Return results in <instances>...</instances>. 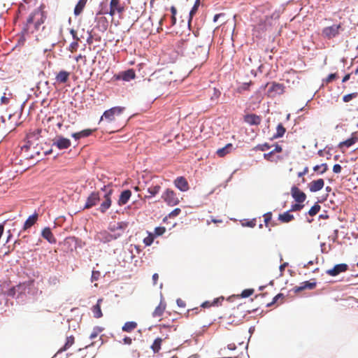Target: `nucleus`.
I'll return each instance as SVG.
<instances>
[{
    "label": "nucleus",
    "mask_w": 358,
    "mask_h": 358,
    "mask_svg": "<svg viewBox=\"0 0 358 358\" xmlns=\"http://www.w3.org/2000/svg\"><path fill=\"white\" fill-rule=\"evenodd\" d=\"M122 223H114L113 224H110L109 227L110 231L115 232L114 234H110L106 231H102L97 233L96 235V239L103 243L110 242L112 240L117 238L122 235Z\"/></svg>",
    "instance_id": "1"
},
{
    "label": "nucleus",
    "mask_w": 358,
    "mask_h": 358,
    "mask_svg": "<svg viewBox=\"0 0 358 358\" xmlns=\"http://www.w3.org/2000/svg\"><path fill=\"white\" fill-rule=\"evenodd\" d=\"M45 16L44 12L41 9L38 8L35 10L27 19V23H34L35 27L38 29L39 27L44 22Z\"/></svg>",
    "instance_id": "2"
},
{
    "label": "nucleus",
    "mask_w": 358,
    "mask_h": 358,
    "mask_svg": "<svg viewBox=\"0 0 358 358\" xmlns=\"http://www.w3.org/2000/svg\"><path fill=\"white\" fill-rule=\"evenodd\" d=\"M124 108L117 106L106 110L101 116V120H106L108 122L113 121L116 116L120 115L124 110Z\"/></svg>",
    "instance_id": "3"
},
{
    "label": "nucleus",
    "mask_w": 358,
    "mask_h": 358,
    "mask_svg": "<svg viewBox=\"0 0 358 358\" xmlns=\"http://www.w3.org/2000/svg\"><path fill=\"white\" fill-rule=\"evenodd\" d=\"M31 282H23L9 289L8 294L11 296L19 297L20 295L25 293L26 289L31 285Z\"/></svg>",
    "instance_id": "4"
},
{
    "label": "nucleus",
    "mask_w": 358,
    "mask_h": 358,
    "mask_svg": "<svg viewBox=\"0 0 358 358\" xmlns=\"http://www.w3.org/2000/svg\"><path fill=\"white\" fill-rule=\"evenodd\" d=\"M162 199L170 206H176L179 203L176 193L171 189H166L162 194Z\"/></svg>",
    "instance_id": "5"
},
{
    "label": "nucleus",
    "mask_w": 358,
    "mask_h": 358,
    "mask_svg": "<svg viewBox=\"0 0 358 358\" xmlns=\"http://www.w3.org/2000/svg\"><path fill=\"white\" fill-rule=\"evenodd\" d=\"M124 8L120 0H111L110 3L109 15L111 17L115 16L116 14L120 15L124 11Z\"/></svg>",
    "instance_id": "6"
},
{
    "label": "nucleus",
    "mask_w": 358,
    "mask_h": 358,
    "mask_svg": "<svg viewBox=\"0 0 358 358\" xmlns=\"http://www.w3.org/2000/svg\"><path fill=\"white\" fill-rule=\"evenodd\" d=\"M340 28V24H333L332 26L325 27L322 32L326 37L331 38L338 34Z\"/></svg>",
    "instance_id": "7"
},
{
    "label": "nucleus",
    "mask_w": 358,
    "mask_h": 358,
    "mask_svg": "<svg viewBox=\"0 0 358 358\" xmlns=\"http://www.w3.org/2000/svg\"><path fill=\"white\" fill-rule=\"evenodd\" d=\"M284 92V87L279 83H273L268 90V94L270 96H275L282 94Z\"/></svg>",
    "instance_id": "8"
},
{
    "label": "nucleus",
    "mask_w": 358,
    "mask_h": 358,
    "mask_svg": "<svg viewBox=\"0 0 358 358\" xmlns=\"http://www.w3.org/2000/svg\"><path fill=\"white\" fill-rule=\"evenodd\" d=\"M292 196L298 203H302L305 201L306 196L298 187H293L291 190Z\"/></svg>",
    "instance_id": "9"
},
{
    "label": "nucleus",
    "mask_w": 358,
    "mask_h": 358,
    "mask_svg": "<svg viewBox=\"0 0 358 358\" xmlns=\"http://www.w3.org/2000/svg\"><path fill=\"white\" fill-rule=\"evenodd\" d=\"M175 186L182 192H187L189 189V185L187 180L183 177H178L174 180Z\"/></svg>",
    "instance_id": "10"
},
{
    "label": "nucleus",
    "mask_w": 358,
    "mask_h": 358,
    "mask_svg": "<svg viewBox=\"0 0 358 358\" xmlns=\"http://www.w3.org/2000/svg\"><path fill=\"white\" fill-rule=\"evenodd\" d=\"M324 182L323 179H318L316 180L312 181L309 184V188L310 192H315L320 189H322L324 187Z\"/></svg>",
    "instance_id": "11"
},
{
    "label": "nucleus",
    "mask_w": 358,
    "mask_h": 358,
    "mask_svg": "<svg viewBox=\"0 0 358 358\" xmlns=\"http://www.w3.org/2000/svg\"><path fill=\"white\" fill-rule=\"evenodd\" d=\"M347 267L348 266L345 264H337L333 268L328 270L327 273L332 276H335L340 273L346 271Z\"/></svg>",
    "instance_id": "12"
},
{
    "label": "nucleus",
    "mask_w": 358,
    "mask_h": 358,
    "mask_svg": "<svg viewBox=\"0 0 358 358\" xmlns=\"http://www.w3.org/2000/svg\"><path fill=\"white\" fill-rule=\"evenodd\" d=\"M59 149H66L71 145V141L68 138L64 137H58L54 143Z\"/></svg>",
    "instance_id": "13"
},
{
    "label": "nucleus",
    "mask_w": 358,
    "mask_h": 358,
    "mask_svg": "<svg viewBox=\"0 0 358 358\" xmlns=\"http://www.w3.org/2000/svg\"><path fill=\"white\" fill-rule=\"evenodd\" d=\"M99 200V196L96 193H92L87 198V202L85 203V208H89L96 205L97 201Z\"/></svg>",
    "instance_id": "14"
},
{
    "label": "nucleus",
    "mask_w": 358,
    "mask_h": 358,
    "mask_svg": "<svg viewBox=\"0 0 358 358\" xmlns=\"http://www.w3.org/2000/svg\"><path fill=\"white\" fill-rule=\"evenodd\" d=\"M69 76L70 73L66 71H61L57 74L55 80L58 83H65L69 80Z\"/></svg>",
    "instance_id": "15"
},
{
    "label": "nucleus",
    "mask_w": 358,
    "mask_h": 358,
    "mask_svg": "<svg viewBox=\"0 0 358 358\" xmlns=\"http://www.w3.org/2000/svg\"><path fill=\"white\" fill-rule=\"evenodd\" d=\"M41 236L50 243H55L56 240L49 227H45L41 232Z\"/></svg>",
    "instance_id": "16"
},
{
    "label": "nucleus",
    "mask_w": 358,
    "mask_h": 358,
    "mask_svg": "<svg viewBox=\"0 0 358 358\" xmlns=\"http://www.w3.org/2000/svg\"><path fill=\"white\" fill-rule=\"evenodd\" d=\"M131 195V192L130 190H124L123 191L119 198L118 204L120 206L126 204L129 200Z\"/></svg>",
    "instance_id": "17"
},
{
    "label": "nucleus",
    "mask_w": 358,
    "mask_h": 358,
    "mask_svg": "<svg viewBox=\"0 0 358 358\" xmlns=\"http://www.w3.org/2000/svg\"><path fill=\"white\" fill-rule=\"evenodd\" d=\"M245 121L251 125H257L260 123V117L256 115H248L245 117Z\"/></svg>",
    "instance_id": "18"
},
{
    "label": "nucleus",
    "mask_w": 358,
    "mask_h": 358,
    "mask_svg": "<svg viewBox=\"0 0 358 358\" xmlns=\"http://www.w3.org/2000/svg\"><path fill=\"white\" fill-rule=\"evenodd\" d=\"M234 149V146L231 143L227 144L224 147L220 148L217 150V154L220 157H224L227 154L231 152Z\"/></svg>",
    "instance_id": "19"
},
{
    "label": "nucleus",
    "mask_w": 358,
    "mask_h": 358,
    "mask_svg": "<svg viewBox=\"0 0 358 358\" xmlns=\"http://www.w3.org/2000/svg\"><path fill=\"white\" fill-rule=\"evenodd\" d=\"M102 301V299H98L97 303L92 308V313L96 318H100L102 317V312L101 310V303Z\"/></svg>",
    "instance_id": "20"
},
{
    "label": "nucleus",
    "mask_w": 358,
    "mask_h": 358,
    "mask_svg": "<svg viewBox=\"0 0 358 358\" xmlns=\"http://www.w3.org/2000/svg\"><path fill=\"white\" fill-rule=\"evenodd\" d=\"M110 194V192L106 194L105 195V200L102 202V203L101 204V206H100V210L103 213L105 212L108 208H109V207L111 205V200H110V198L109 196V194Z\"/></svg>",
    "instance_id": "21"
},
{
    "label": "nucleus",
    "mask_w": 358,
    "mask_h": 358,
    "mask_svg": "<svg viewBox=\"0 0 358 358\" xmlns=\"http://www.w3.org/2000/svg\"><path fill=\"white\" fill-rule=\"evenodd\" d=\"M38 218L37 214H34L28 217L24 224V229L26 230L35 224Z\"/></svg>",
    "instance_id": "22"
},
{
    "label": "nucleus",
    "mask_w": 358,
    "mask_h": 358,
    "mask_svg": "<svg viewBox=\"0 0 358 358\" xmlns=\"http://www.w3.org/2000/svg\"><path fill=\"white\" fill-rule=\"evenodd\" d=\"M165 310V304L161 301L160 303L156 308L155 309L154 312L152 313V316L154 317H159L162 315L164 311Z\"/></svg>",
    "instance_id": "23"
},
{
    "label": "nucleus",
    "mask_w": 358,
    "mask_h": 358,
    "mask_svg": "<svg viewBox=\"0 0 358 358\" xmlns=\"http://www.w3.org/2000/svg\"><path fill=\"white\" fill-rule=\"evenodd\" d=\"M135 78V72L132 69L124 71L122 74V78L125 81H130Z\"/></svg>",
    "instance_id": "24"
},
{
    "label": "nucleus",
    "mask_w": 358,
    "mask_h": 358,
    "mask_svg": "<svg viewBox=\"0 0 358 358\" xmlns=\"http://www.w3.org/2000/svg\"><path fill=\"white\" fill-rule=\"evenodd\" d=\"M86 4V0H79L74 9V13L76 15H78L83 11Z\"/></svg>",
    "instance_id": "25"
},
{
    "label": "nucleus",
    "mask_w": 358,
    "mask_h": 358,
    "mask_svg": "<svg viewBox=\"0 0 358 358\" xmlns=\"http://www.w3.org/2000/svg\"><path fill=\"white\" fill-rule=\"evenodd\" d=\"M279 220L282 222H289L294 219V216L289 212H285L282 214L279 215Z\"/></svg>",
    "instance_id": "26"
},
{
    "label": "nucleus",
    "mask_w": 358,
    "mask_h": 358,
    "mask_svg": "<svg viewBox=\"0 0 358 358\" xmlns=\"http://www.w3.org/2000/svg\"><path fill=\"white\" fill-rule=\"evenodd\" d=\"M137 326L135 322H127L122 327V330L126 332H130L134 330Z\"/></svg>",
    "instance_id": "27"
},
{
    "label": "nucleus",
    "mask_w": 358,
    "mask_h": 358,
    "mask_svg": "<svg viewBox=\"0 0 358 358\" xmlns=\"http://www.w3.org/2000/svg\"><path fill=\"white\" fill-rule=\"evenodd\" d=\"M160 189L161 187L159 185L150 187L149 188H148V192L150 194V196H145V197L150 198L152 196H155V194L159 193Z\"/></svg>",
    "instance_id": "28"
},
{
    "label": "nucleus",
    "mask_w": 358,
    "mask_h": 358,
    "mask_svg": "<svg viewBox=\"0 0 358 358\" xmlns=\"http://www.w3.org/2000/svg\"><path fill=\"white\" fill-rule=\"evenodd\" d=\"M73 342H74V338L73 336L68 337L66 338V342L63 348H62L58 351V352H61L66 350L68 348H69L73 344Z\"/></svg>",
    "instance_id": "29"
},
{
    "label": "nucleus",
    "mask_w": 358,
    "mask_h": 358,
    "mask_svg": "<svg viewBox=\"0 0 358 358\" xmlns=\"http://www.w3.org/2000/svg\"><path fill=\"white\" fill-rule=\"evenodd\" d=\"M357 141V138L355 137H352L349 139H347L346 141H343V142H341L340 143V147H343V146H345L347 148H349L350 147L351 145H352Z\"/></svg>",
    "instance_id": "30"
},
{
    "label": "nucleus",
    "mask_w": 358,
    "mask_h": 358,
    "mask_svg": "<svg viewBox=\"0 0 358 358\" xmlns=\"http://www.w3.org/2000/svg\"><path fill=\"white\" fill-rule=\"evenodd\" d=\"M315 171H317L320 173H324L327 170V165L326 164H322L317 165L313 168Z\"/></svg>",
    "instance_id": "31"
},
{
    "label": "nucleus",
    "mask_w": 358,
    "mask_h": 358,
    "mask_svg": "<svg viewBox=\"0 0 358 358\" xmlns=\"http://www.w3.org/2000/svg\"><path fill=\"white\" fill-rule=\"evenodd\" d=\"M161 343H162L161 338H157L154 341L153 344L152 345V349L153 350L154 352H156L159 350Z\"/></svg>",
    "instance_id": "32"
},
{
    "label": "nucleus",
    "mask_w": 358,
    "mask_h": 358,
    "mask_svg": "<svg viewBox=\"0 0 358 358\" xmlns=\"http://www.w3.org/2000/svg\"><path fill=\"white\" fill-rule=\"evenodd\" d=\"M320 206L317 204L314 205L308 211V214L310 216L315 215L320 210Z\"/></svg>",
    "instance_id": "33"
},
{
    "label": "nucleus",
    "mask_w": 358,
    "mask_h": 358,
    "mask_svg": "<svg viewBox=\"0 0 358 358\" xmlns=\"http://www.w3.org/2000/svg\"><path fill=\"white\" fill-rule=\"evenodd\" d=\"M285 132V129L282 127V124H278L277 127V134L275 135L276 137H281Z\"/></svg>",
    "instance_id": "34"
},
{
    "label": "nucleus",
    "mask_w": 358,
    "mask_h": 358,
    "mask_svg": "<svg viewBox=\"0 0 358 358\" xmlns=\"http://www.w3.org/2000/svg\"><path fill=\"white\" fill-rule=\"evenodd\" d=\"M166 231V229L164 227H158L155 229V234L156 236H161Z\"/></svg>",
    "instance_id": "35"
},
{
    "label": "nucleus",
    "mask_w": 358,
    "mask_h": 358,
    "mask_svg": "<svg viewBox=\"0 0 358 358\" xmlns=\"http://www.w3.org/2000/svg\"><path fill=\"white\" fill-rule=\"evenodd\" d=\"M153 241H154V237L152 236V235L150 234L149 236H148L147 237H145L143 239V243L146 245H150L153 243Z\"/></svg>",
    "instance_id": "36"
},
{
    "label": "nucleus",
    "mask_w": 358,
    "mask_h": 358,
    "mask_svg": "<svg viewBox=\"0 0 358 358\" xmlns=\"http://www.w3.org/2000/svg\"><path fill=\"white\" fill-rule=\"evenodd\" d=\"M304 284L305 285L303 286L299 287L297 289V290H302L306 288L313 289L315 285V283H311V282H304Z\"/></svg>",
    "instance_id": "37"
},
{
    "label": "nucleus",
    "mask_w": 358,
    "mask_h": 358,
    "mask_svg": "<svg viewBox=\"0 0 358 358\" xmlns=\"http://www.w3.org/2000/svg\"><path fill=\"white\" fill-rule=\"evenodd\" d=\"M220 299L223 300V297L217 298V299H215L213 303H210L209 301H206L202 304V306L203 308L209 307V306H212L213 304H216Z\"/></svg>",
    "instance_id": "38"
},
{
    "label": "nucleus",
    "mask_w": 358,
    "mask_h": 358,
    "mask_svg": "<svg viewBox=\"0 0 358 358\" xmlns=\"http://www.w3.org/2000/svg\"><path fill=\"white\" fill-rule=\"evenodd\" d=\"M253 289H245L243 291L241 296L243 298L248 297L253 294Z\"/></svg>",
    "instance_id": "39"
},
{
    "label": "nucleus",
    "mask_w": 358,
    "mask_h": 358,
    "mask_svg": "<svg viewBox=\"0 0 358 358\" xmlns=\"http://www.w3.org/2000/svg\"><path fill=\"white\" fill-rule=\"evenodd\" d=\"M101 331V328L97 327V328L94 329L93 332L90 334V338L91 339L95 338L97 336L98 334Z\"/></svg>",
    "instance_id": "40"
},
{
    "label": "nucleus",
    "mask_w": 358,
    "mask_h": 358,
    "mask_svg": "<svg viewBox=\"0 0 358 358\" xmlns=\"http://www.w3.org/2000/svg\"><path fill=\"white\" fill-rule=\"evenodd\" d=\"M101 274L99 271H93L92 274V281H96L99 279Z\"/></svg>",
    "instance_id": "41"
},
{
    "label": "nucleus",
    "mask_w": 358,
    "mask_h": 358,
    "mask_svg": "<svg viewBox=\"0 0 358 358\" xmlns=\"http://www.w3.org/2000/svg\"><path fill=\"white\" fill-rule=\"evenodd\" d=\"M198 9V7H197V5H194L193 8H192V10H190L189 12V23L190 22L192 18V16L194 15V13L196 12Z\"/></svg>",
    "instance_id": "42"
},
{
    "label": "nucleus",
    "mask_w": 358,
    "mask_h": 358,
    "mask_svg": "<svg viewBox=\"0 0 358 358\" xmlns=\"http://www.w3.org/2000/svg\"><path fill=\"white\" fill-rule=\"evenodd\" d=\"M243 227H254L255 226V222L254 220L248 221L242 223Z\"/></svg>",
    "instance_id": "43"
},
{
    "label": "nucleus",
    "mask_w": 358,
    "mask_h": 358,
    "mask_svg": "<svg viewBox=\"0 0 358 358\" xmlns=\"http://www.w3.org/2000/svg\"><path fill=\"white\" fill-rule=\"evenodd\" d=\"M199 49L201 50V52L203 54V57L206 58L208 55V48L207 47H199Z\"/></svg>",
    "instance_id": "44"
},
{
    "label": "nucleus",
    "mask_w": 358,
    "mask_h": 358,
    "mask_svg": "<svg viewBox=\"0 0 358 358\" xmlns=\"http://www.w3.org/2000/svg\"><path fill=\"white\" fill-rule=\"evenodd\" d=\"M341 166L339 164H335L333 167V171L336 173H339L341 171Z\"/></svg>",
    "instance_id": "45"
},
{
    "label": "nucleus",
    "mask_w": 358,
    "mask_h": 358,
    "mask_svg": "<svg viewBox=\"0 0 358 358\" xmlns=\"http://www.w3.org/2000/svg\"><path fill=\"white\" fill-rule=\"evenodd\" d=\"M91 131H92L90 129H85V130L80 131V134H81V137L88 136L91 134Z\"/></svg>",
    "instance_id": "46"
},
{
    "label": "nucleus",
    "mask_w": 358,
    "mask_h": 358,
    "mask_svg": "<svg viewBox=\"0 0 358 358\" xmlns=\"http://www.w3.org/2000/svg\"><path fill=\"white\" fill-rule=\"evenodd\" d=\"M180 213V208H176L169 214V216L170 217H175V216H177L178 215H179Z\"/></svg>",
    "instance_id": "47"
},
{
    "label": "nucleus",
    "mask_w": 358,
    "mask_h": 358,
    "mask_svg": "<svg viewBox=\"0 0 358 358\" xmlns=\"http://www.w3.org/2000/svg\"><path fill=\"white\" fill-rule=\"evenodd\" d=\"M78 45V43H77L76 41V42H73V43H71V45H70V48H70V50H71V52L75 51V50H76V48H77Z\"/></svg>",
    "instance_id": "48"
},
{
    "label": "nucleus",
    "mask_w": 358,
    "mask_h": 358,
    "mask_svg": "<svg viewBox=\"0 0 358 358\" xmlns=\"http://www.w3.org/2000/svg\"><path fill=\"white\" fill-rule=\"evenodd\" d=\"M353 97V94H347V95H345L343 96V101L345 102H348L350 101Z\"/></svg>",
    "instance_id": "49"
},
{
    "label": "nucleus",
    "mask_w": 358,
    "mask_h": 358,
    "mask_svg": "<svg viewBox=\"0 0 358 358\" xmlns=\"http://www.w3.org/2000/svg\"><path fill=\"white\" fill-rule=\"evenodd\" d=\"M303 205L301 204H294L292 207V210H299L303 208Z\"/></svg>",
    "instance_id": "50"
},
{
    "label": "nucleus",
    "mask_w": 358,
    "mask_h": 358,
    "mask_svg": "<svg viewBox=\"0 0 358 358\" xmlns=\"http://www.w3.org/2000/svg\"><path fill=\"white\" fill-rule=\"evenodd\" d=\"M336 77V73H331L330 75H329V76L327 77V82H331L334 79H335Z\"/></svg>",
    "instance_id": "51"
},
{
    "label": "nucleus",
    "mask_w": 358,
    "mask_h": 358,
    "mask_svg": "<svg viewBox=\"0 0 358 358\" xmlns=\"http://www.w3.org/2000/svg\"><path fill=\"white\" fill-rule=\"evenodd\" d=\"M271 219V213H266L264 215V222L268 223Z\"/></svg>",
    "instance_id": "52"
},
{
    "label": "nucleus",
    "mask_w": 358,
    "mask_h": 358,
    "mask_svg": "<svg viewBox=\"0 0 358 358\" xmlns=\"http://www.w3.org/2000/svg\"><path fill=\"white\" fill-rule=\"evenodd\" d=\"M250 83H245L242 85L241 87H239L238 90L241 91V90H246L248 89V86H249Z\"/></svg>",
    "instance_id": "53"
},
{
    "label": "nucleus",
    "mask_w": 358,
    "mask_h": 358,
    "mask_svg": "<svg viewBox=\"0 0 358 358\" xmlns=\"http://www.w3.org/2000/svg\"><path fill=\"white\" fill-rule=\"evenodd\" d=\"M177 304L180 307H182L183 308V307L185 306V302L182 300L180 299L177 300Z\"/></svg>",
    "instance_id": "54"
},
{
    "label": "nucleus",
    "mask_w": 358,
    "mask_h": 358,
    "mask_svg": "<svg viewBox=\"0 0 358 358\" xmlns=\"http://www.w3.org/2000/svg\"><path fill=\"white\" fill-rule=\"evenodd\" d=\"M8 100H9V98L6 97V96H3L1 99V101L2 103H8Z\"/></svg>",
    "instance_id": "55"
},
{
    "label": "nucleus",
    "mask_w": 358,
    "mask_h": 358,
    "mask_svg": "<svg viewBox=\"0 0 358 358\" xmlns=\"http://www.w3.org/2000/svg\"><path fill=\"white\" fill-rule=\"evenodd\" d=\"M282 151V148L280 146V145H275L274 150H273L271 152H273V153L274 152H280Z\"/></svg>",
    "instance_id": "56"
},
{
    "label": "nucleus",
    "mask_w": 358,
    "mask_h": 358,
    "mask_svg": "<svg viewBox=\"0 0 358 358\" xmlns=\"http://www.w3.org/2000/svg\"><path fill=\"white\" fill-rule=\"evenodd\" d=\"M72 137H73L76 139H79V138H82L80 132L73 133L72 134Z\"/></svg>",
    "instance_id": "57"
},
{
    "label": "nucleus",
    "mask_w": 358,
    "mask_h": 358,
    "mask_svg": "<svg viewBox=\"0 0 358 358\" xmlns=\"http://www.w3.org/2000/svg\"><path fill=\"white\" fill-rule=\"evenodd\" d=\"M224 15L223 14H222V13H220V14H217V15H215L213 20H214V22H217V20H218L220 17H224Z\"/></svg>",
    "instance_id": "58"
},
{
    "label": "nucleus",
    "mask_w": 358,
    "mask_h": 358,
    "mask_svg": "<svg viewBox=\"0 0 358 358\" xmlns=\"http://www.w3.org/2000/svg\"><path fill=\"white\" fill-rule=\"evenodd\" d=\"M272 154H273V152H271L269 153H266V154L264 155V157L265 159L269 160Z\"/></svg>",
    "instance_id": "59"
},
{
    "label": "nucleus",
    "mask_w": 358,
    "mask_h": 358,
    "mask_svg": "<svg viewBox=\"0 0 358 358\" xmlns=\"http://www.w3.org/2000/svg\"><path fill=\"white\" fill-rule=\"evenodd\" d=\"M159 278V275L157 273H155L153 275H152V279H153V281H154V283H156L157 279Z\"/></svg>",
    "instance_id": "60"
},
{
    "label": "nucleus",
    "mask_w": 358,
    "mask_h": 358,
    "mask_svg": "<svg viewBox=\"0 0 358 358\" xmlns=\"http://www.w3.org/2000/svg\"><path fill=\"white\" fill-rule=\"evenodd\" d=\"M349 78H350V75H349V74H348V75H346V76H344V78H343L342 82H343V83H345V82H346L347 80H349Z\"/></svg>",
    "instance_id": "61"
},
{
    "label": "nucleus",
    "mask_w": 358,
    "mask_h": 358,
    "mask_svg": "<svg viewBox=\"0 0 358 358\" xmlns=\"http://www.w3.org/2000/svg\"><path fill=\"white\" fill-rule=\"evenodd\" d=\"M125 343L130 344L131 342V339L130 338H125L124 339Z\"/></svg>",
    "instance_id": "62"
},
{
    "label": "nucleus",
    "mask_w": 358,
    "mask_h": 358,
    "mask_svg": "<svg viewBox=\"0 0 358 358\" xmlns=\"http://www.w3.org/2000/svg\"><path fill=\"white\" fill-rule=\"evenodd\" d=\"M286 266H287V263H285L280 266V270L281 272L285 269Z\"/></svg>",
    "instance_id": "63"
},
{
    "label": "nucleus",
    "mask_w": 358,
    "mask_h": 358,
    "mask_svg": "<svg viewBox=\"0 0 358 358\" xmlns=\"http://www.w3.org/2000/svg\"><path fill=\"white\" fill-rule=\"evenodd\" d=\"M83 55H79L77 57H76L75 59L76 62H78L80 59H83Z\"/></svg>",
    "instance_id": "64"
}]
</instances>
